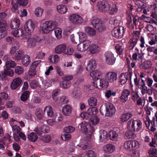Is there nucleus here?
Returning <instances> with one entry per match:
<instances>
[{
    "label": "nucleus",
    "instance_id": "obj_1",
    "mask_svg": "<svg viewBox=\"0 0 157 157\" xmlns=\"http://www.w3.org/2000/svg\"><path fill=\"white\" fill-rule=\"evenodd\" d=\"M135 124L137 125V120H131L128 122L127 127L128 130L125 133V137L126 139H134L136 137V134L134 133Z\"/></svg>",
    "mask_w": 157,
    "mask_h": 157
},
{
    "label": "nucleus",
    "instance_id": "obj_2",
    "mask_svg": "<svg viewBox=\"0 0 157 157\" xmlns=\"http://www.w3.org/2000/svg\"><path fill=\"white\" fill-rule=\"evenodd\" d=\"M78 128L88 137H90L94 130V127L92 126L90 124L85 121L79 124Z\"/></svg>",
    "mask_w": 157,
    "mask_h": 157
},
{
    "label": "nucleus",
    "instance_id": "obj_3",
    "mask_svg": "<svg viewBox=\"0 0 157 157\" xmlns=\"http://www.w3.org/2000/svg\"><path fill=\"white\" fill-rule=\"evenodd\" d=\"M137 142L136 141H127L124 143V147L126 149L129 151L132 150V154L131 155L132 157L137 156Z\"/></svg>",
    "mask_w": 157,
    "mask_h": 157
},
{
    "label": "nucleus",
    "instance_id": "obj_4",
    "mask_svg": "<svg viewBox=\"0 0 157 157\" xmlns=\"http://www.w3.org/2000/svg\"><path fill=\"white\" fill-rule=\"evenodd\" d=\"M54 22L52 21H47L42 24L41 30L44 33H48L54 28Z\"/></svg>",
    "mask_w": 157,
    "mask_h": 157
},
{
    "label": "nucleus",
    "instance_id": "obj_5",
    "mask_svg": "<svg viewBox=\"0 0 157 157\" xmlns=\"http://www.w3.org/2000/svg\"><path fill=\"white\" fill-rule=\"evenodd\" d=\"M91 23L93 26L100 32L104 31L105 29V26L98 18H93L92 20Z\"/></svg>",
    "mask_w": 157,
    "mask_h": 157
},
{
    "label": "nucleus",
    "instance_id": "obj_6",
    "mask_svg": "<svg viewBox=\"0 0 157 157\" xmlns=\"http://www.w3.org/2000/svg\"><path fill=\"white\" fill-rule=\"evenodd\" d=\"M104 58L105 63L109 65H112L115 62L116 58L114 56V54L110 51L105 52Z\"/></svg>",
    "mask_w": 157,
    "mask_h": 157
},
{
    "label": "nucleus",
    "instance_id": "obj_7",
    "mask_svg": "<svg viewBox=\"0 0 157 157\" xmlns=\"http://www.w3.org/2000/svg\"><path fill=\"white\" fill-rule=\"evenodd\" d=\"M73 78L72 75H65L62 77V81L60 82V86L63 89H68L71 85L70 81Z\"/></svg>",
    "mask_w": 157,
    "mask_h": 157
},
{
    "label": "nucleus",
    "instance_id": "obj_8",
    "mask_svg": "<svg viewBox=\"0 0 157 157\" xmlns=\"http://www.w3.org/2000/svg\"><path fill=\"white\" fill-rule=\"evenodd\" d=\"M69 19L71 22L74 25H80L83 22L82 18L77 14H71L69 17Z\"/></svg>",
    "mask_w": 157,
    "mask_h": 157
},
{
    "label": "nucleus",
    "instance_id": "obj_9",
    "mask_svg": "<svg viewBox=\"0 0 157 157\" xmlns=\"http://www.w3.org/2000/svg\"><path fill=\"white\" fill-rule=\"evenodd\" d=\"M97 6L98 10L102 12L105 13L110 8V4L105 1H99L97 3Z\"/></svg>",
    "mask_w": 157,
    "mask_h": 157
},
{
    "label": "nucleus",
    "instance_id": "obj_10",
    "mask_svg": "<svg viewBox=\"0 0 157 157\" xmlns=\"http://www.w3.org/2000/svg\"><path fill=\"white\" fill-rule=\"evenodd\" d=\"M124 32V28L123 26H118L114 29L112 32V34L114 37L117 38H121Z\"/></svg>",
    "mask_w": 157,
    "mask_h": 157
},
{
    "label": "nucleus",
    "instance_id": "obj_11",
    "mask_svg": "<svg viewBox=\"0 0 157 157\" xmlns=\"http://www.w3.org/2000/svg\"><path fill=\"white\" fill-rule=\"evenodd\" d=\"M117 73L113 71H109L107 72L105 75L106 79L109 83H114L117 79Z\"/></svg>",
    "mask_w": 157,
    "mask_h": 157
},
{
    "label": "nucleus",
    "instance_id": "obj_12",
    "mask_svg": "<svg viewBox=\"0 0 157 157\" xmlns=\"http://www.w3.org/2000/svg\"><path fill=\"white\" fill-rule=\"evenodd\" d=\"M134 74L136 76V78L134 79V85L133 86L131 83V87L132 88V99L135 101L137 98V91L136 90V86H137V77L136 76V71L134 72Z\"/></svg>",
    "mask_w": 157,
    "mask_h": 157
},
{
    "label": "nucleus",
    "instance_id": "obj_13",
    "mask_svg": "<svg viewBox=\"0 0 157 157\" xmlns=\"http://www.w3.org/2000/svg\"><path fill=\"white\" fill-rule=\"evenodd\" d=\"M91 42L89 40L83 42L78 44L77 46V50L80 52H84L88 49L89 46Z\"/></svg>",
    "mask_w": 157,
    "mask_h": 157
},
{
    "label": "nucleus",
    "instance_id": "obj_14",
    "mask_svg": "<svg viewBox=\"0 0 157 157\" xmlns=\"http://www.w3.org/2000/svg\"><path fill=\"white\" fill-rule=\"evenodd\" d=\"M106 115L107 116H111L113 115L116 112L115 108L113 104L110 103L106 104Z\"/></svg>",
    "mask_w": 157,
    "mask_h": 157
},
{
    "label": "nucleus",
    "instance_id": "obj_15",
    "mask_svg": "<svg viewBox=\"0 0 157 157\" xmlns=\"http://www.w3.org/2000/svg\"><path fill=\"white\" fill-rule=\"evenodd\" d=\"M35 28V25L31 20L27 21L24 25V29L26 31L29 33L32 32Z\"/></svg>",
    "mask_w": 157,
    "mask_h": 157
},
{
    "label": "nucleus",
    "instance_id": "obj_16",
    "mask_svg": "<svg viewBox=\"0 0 157 157\" xmlns=\"http://www.w3.org/2000/svg\"><path fill=\"white\" fill-rule=\"evenodd\" d=\"M132 74L130 73L128 74V73H122L120 76L119 82L121 84H125L127 81L128 78L130 77L131 79Z\"/></svg>",
    "mask_w": 157,
    "mask_h": 157
},
{
    "label": "nucleus",
    "instance_id": "obj_17",
    "mask_svg": "<svg viewBox=\"0 0 157 157\" xmlns=\"http://www.w3.org/2000/svg\"><path fill=\"white\" fill-rule=\"evenodd\" d=\"M24 39L27 40L26 45L28 48H33L36 46V41L35 38L26 36Z\"/></svg>",
    "mask_w": 157,
    "mask_h": 157
},
{
    "label": "nucleus",
    "instance_id": "obj_18",
    "mask_svg": "<svg viewBox=\"0 0 157 157\" xmlns=\"http://www.w3.org/2000/svg\"><path fill=\"white\" fill-rule=\"evenodd\" d=\"M96 65V61L94 59H90L87 61L86 69L87 71H90L95 68Z\"/></svg>",
    "mask_w": 157,
    "mask_h": 157
},
{
    "label": "nucleus",
    "instance_id": "obj_19",
    "mask_svg": "<svg viewBox=\"0 0 157 157\" xmlns=\"http://www.w3.org/2000/svg\"><path fill=\"white\" fill-rule=\"evenodd\" d=\"M88 49L89 52L92 54H98L100 50V47L94 43L90 44Z\"/></svg>",
    "mask_w": 157,
    "mask_h": 157
},
{
    "label": "nucleus",
    "instance_id": "obj_20",
    "mask_svg": "<svg viewBox=\"0 0 157 157\" xmlns=\"http://www.w3.org/2000/svg\"><path fill=\"white\" fill-rule=\"evenodd\" d=\"M22 80L19 77L13 79L11 84V88L13 90H15L21 84Z\"/></svg>",
    "mask_w": 157,
    "mask_h": 157
},
{
    "label": "nucleus",
    "instance_id": "obj_21",
    "mask_svg": "<svg viewBox=\"0 0 157 157\" xmlns=\"http://www.w3.org/2000/svg\"><path fill=\"white\" fill-rule=\"evenodd\" d=\"M130 94V92L128 89L124 90L121 93L120 97V101L122 102H125L128 99V96Z\"/></svg>",
    "mask_w": 157,
    "mask_h": 157
},
{
    "label": "nucleus",
    "instance_id": "obj_22",
    "mask_svg": "<svg viewBox=\"0 0 157 157\" xmlns=\"http://www.w3.org/2000/svg\"><path fill=\"white\" fill-rule=\"evenodd\" d=\"M103 150L105 153L110 154L115 150V147L111 144H108L103 146Z\"/></svg>",
    "mask_w": 157,
    "mask_h": 157
},
{
    "label": "nucleus",
    "instance_id": "obj_23",
    "mask_svg": "<svg viewBox=\"0 0 157 157\" xmlns=\"http://www.w3.org/2000/svg\"><path fill=\"white\" fill-rule=\"evenodd\" d=\"M137 31H135L133 32L132 38L130 40V48L132 49L137 43Z\"/></svg>",
    "mask_w": 157,
    "mask_h": 157
},
{
    "label": "nucleus",
    "instance_id": "obj_24",
    "mask_svg": "<svg viewBox=\"0 0 157 157\" xmlns=\"http://www.w3.org/2000/svg\"><path fill=\"white\" fill-rule=\"evenodd\" d=\"M71 108L68 105H64L62 108V113L65 116H70L71 114Z\"/></svg>",
    "mask_w": 157,
    "mask_h": 157
},
{
    "label": "nucleus",
    "instance_id": "obj_25",
    "mask_svg": "<svg viewBox=\"0 0 157 157\" xmlns=\"http://www.w3.org/2000/svg\"><path fill=\"white\" fill-rule=\"evenodd\" d=\"M108 134L107 132L103 130L99 131V140L102 142H105L107 140Z\"/></svg>",
    "mask_w": 157,
    "mask_h": 157
},
{
    "label": "nucleus",
    "instance_id": "obj_26",
    "mask_svg": "<svg viewBox=\"0 0 157 157\" xmlns=\"http://www.w3.org/2000/svg\"><path fill=\"white\" fill-rule=\"evenodd\" d=\"M44 112L46 113L47 116L51 117L54 115V111L52 108L50 106H46L44 109Z\"/></svg>",
    "mask_w": 157,
    "mask_h": 157
},
{
    "label": "nucleus",
    "instance_id": "obj_27",
    "mask_svg": "<svg viewBox=\"0 0 157 157\" xmlns=\"http://www.w3.org/2000/svg\"><path fill=\"white\" fill-rule=\"evenodd\" d=\"M66 46L63 44H60L57 46L55 48V52L57 54L64 53L65 49Z\"/></svg>",
    "mask_w": 157,
    "mask_h": 157
},
{
    "label": "nucleus",
    "instance_id": "obj_28",
    "mask_svg": "<svg viewBox=\"0 0 157 157\" xmlns=\"http://www.w3.org/2000/svg\"><path fill=\"white\" fill-rule=\"evenodd\" d=\"M44 12V10L40 7H37L36 8L34 11V13L36 17H41Z\"/></svg>",
    "mask_w": 157,
    "mask_h": 157
},
{
    "label": "nucleus",
    "instance_id": "obj_29",
    "mask_svg": "<svg viewBox=\"0 0 157 157\" xmlns=\"http://www.w3.org/2000/svg\"><path fill=\"white\" fill-rule=\"evenodd\" d=\"M109 136L111 140L116 141L118 138V134L115 131L112 130L109 132Z\"/></svg>",
    "mask_w": 157,
    "mask_h": 157
},
{
    "label": "nucleus",
    "instance_id": "obj_30",
    "mask_svg": "<svg viewBox=\"0 0 157 157\" xmlns=\"http://www.w3.org/2000/svg\"><path fill=\"white\" fill-rule=\"evenodd\" d=\"M20 23L19 20L17 18H15L11 21L10 25V27L12 29H17L19 27Z\"/></svg>",
    "mask_w": 157,
    "mask_h": 157
},
{
    "label": "nucleus",
    "instance_id": "obj_31",
    "mask_svg": "<svg viewBox=\"0 0 157 157\" xmlns=\"http://www.w3.org/2000/svg\"><path fill=\"white\" fill-rule=\"evenodd\" d=\"M76 37L78 38V41L80 42L86 41L87 37L86 34L82 32L77 33L76 35Z\"/></svg>",
    "mask_w": 157,
    "mask_h": 157
},
{
    "label": "nucleus",
    "instance_id": "obj_32",
    "mask_svg": "<svg viewBox=\"0 0 157 157\" xmlns=\"http://www.w3.org/2000/svg\"><path fill=\"white\" fill-rule=\"evenodd\" d=\"M52 82L51 80L46 79H43L42 81L41 87L44 89H46L52 86Z\"/></svg>",
    "mask_w": 157,
    "mask_h": 157
},
{
    "label": "nucleus",
    "instance_id": "obj_33",
    "mask_svg": "<svg viewBox=\"0 0 157 157\" xmlns=\"http://www.w3.org/2000/svg\"><path fill=\"white\" fill-rule=\"evenodd\" d=\"M102 74V72L100 71L95 70L92 71L90 74V75L91 77L94 79H98V77L101 75Z\"/></svg>",
    "mask_w": 157,
    "mask_h": 157
},
{
    "label": "nucleus",
    "instance_id": "obj_34",
    "mask_svg": "<svg viewBox=\"0 0 157 157\" xmlns=\"http://www.w3.org/2000/svg\"><path fill=\"white\" fill-rule=\"evenodd\" d=\"M24 33L23 30L20 28L14 31L12 33L13 35L16 37H19L23 35Z\"/></svg>",
    "mask_w": 157,
    "mask_h": 157
},
{
    "label": "nucleus",
    "instance_id": "obj_35",
    "mask_svg": "<svg viewBox=\"0 0 157 157\" xmlns=\"http://www.w3.org/2000/svg\"><path fill=\"white\" fill-rule=\"evenodd\" d=\"M28 138L32 142H36L38 139V136L35 132H32L28 135Z\"/></svg>",
    "mask_w": 157,
    "mask_h": 157
},
{
    "label": "nucleus",
    "instance_id": "obj_36",
    "mask_svg": "<svg viewBox=\"0 0 157 157\" xmlns=\"http://www.w3.org/2000/svg\"><path fill=\"white\" fill-rule=\"evenodd\" d=\"M30 62V57L28 55H25L22 59V63L23 65L25 66H28Z\"/></svg>",
    "mask_w": 157,
    "mask_h": 157
},
{
    "label": "nucleus",
    "instance_id": "obj_37",
    "mask_svg": "<svg viewBox=\"0 0 157 157\" xmlns=\"http://www.w3.org/2000/svg\"><path fill=\"white\" fill-rule=\"evenodd\" d=\"M30 92L29 91H26L21 95L20 98L21 100L23 102L27 101L29 97Z\"/></svg>",
    "mask_w": 157,
    "mask_h": 157
},
{
    "label": "nucleus",
    "instance_id": "obj_38",
    "mask_svg": "<svg viewBox=\"0 0 157 157\" xmlns=\"http://www.w3.org/2000/svg\"><path fill=\"white\" fill-rule=\"evenodd\" d=\"M86 33L91 36H94L95 35L96 31L93 28L86 27L84 28Z\"/></svg>",
    "mask_w": 157,
    "mask_h": 157
},
{
    "label": "nucleus",
    "instance_id": "obj_39",
    "mask_svg": "<svg viewBox=\"0 0 157 157\" xmlns=\"http://www.w3.org/2000/svg\"><path fill=\"white\" fill-rule=\"evenodd\" d=\"M81 93L79 89L77 88H75L72 92L73 96L76 98H79L81 96Z\"/></svg>",
    "mask_w": 157,
    "mask_h": 157
},
{
    "label": "nucleus",
    "instance_id": "obj_40",
    "mask_svg": "<svg viewBox=\"0 0 157 157\" xmlns=\"http://www.w3.org/2000/svg\"><path fill=\"white\" fill-rule=\"evenodd\" d=\"M67 10L66 6L65 5H59L57 6V10L59 13L61 14L66 13Z\"/></svg>",
    "mask_w": 157,
    "mask_h": 157
},
{
    "label": "nucleus",
    "instance_id": "obj_41",
    "mask_svg": "<svg viewBox=\"0 0 157 157\" xmlns=\"http://www.w3.org/2000/svg\"><path fill=\"white\" fill-rule=\"evenodd\" d=\"M55 102L58 104H66L68 102L66 97L64 96H62L59 98H58Z\"/></svg>",
    "mask_w": 157,
    "mask_h": 157
},
{
    "label": "nucleus",
    "instance_id": "obj_42",
    "mask_svg": "<svg viewBox=\"0 0 157 157\" xmlns=\"http://www.w3.org/2000/svg\"><path fill=\"white\" fill-rule=\"evenodd\" d=\"M132 116V114L129 113L123 114L121 116V121L122 122H124L128 120Z\"/></svg>",
    "mask_w": 157,
    "mask_h": 157
},
{
    "label": "nucleus",
    "instance_id": "obj_43",
    "mask_svg": "<svg viewBox=\"0 0 157 157\" xmlns=\"http://www.w3.org/2000/svg\"><path fill=\"white\" fill-rule=\"evenodd\" d=\"M24 55V52L21 50H19L14 55V57L13 58L14 60H18L21 59L22 57Z\"/></svg>",
    "mask_w": 157,
    "mask_h": 157
},
{
    "label": "nucleus",
    "instance_id": "obj_44",
    "mask_svg": "<svg viewBox=\"0 0 157 157\" xmlns=\"http://www.w3.org/2000/svg\"><path fill=\"white\" fill-rule=\"evenodd\" d=\"M16 65V64L14 61L10 60L6 62L5 66L3 67H6L11 68L14 67Z\"/></svg>",
    "mask_w": 157,
    "mask_h": 157
},
{
    "label": "nucleus",
    "instance_id": "obj_45",
    "mask_svg": "<svg viewBox=\"0 0 157 157\" xmlns=\"http://www.w3.org/2000/svg\"><path fill=\"white\" fill-rule=\"evenodd\" d=\"M98 112V109L96 107H91L89 108L87 111L88 115L91 116L95 115Z\"/></svg>",
    "mask_w": 157,
    "mask_h": 157
},
{
    "label": "nucleus",
    "instance_id": "obj_46",
    "mask_svg": "<svg viewBox=\"0 0 157 157\" xmlns=\"http://www.w3.org/2000/svg\"><path fill=\"white\" fill-rule=\"evenodd\" d=\"M55 36L58 39H60L62 37V30L61 29L57 28L54 29Z\"/></svg>",
    "mask_w": 157,
    "mask_h": 157
},
{
    "label": "nucleus",
    "instance_id": "obj_47",
    "mask_svg": "<svg viewBox=\"0 0 157 157\" xmlns=\"http://www.w3.org/2000/svg\"><path fill=\"white\" fill-rule=\"evenodd\" d=\"M78 147L79 146L80 148L83 150L86 149L88 146V143L87 141L82 140L81 141L79 144L77 145Z\"/></svg>",
    "mask_w": 157,
    "mask_h": 157
},
{
    "label": "nucleus",
    "instance_id": "obj_48",
    "mask_svg": "<svg viewBox=\"0 0 157 157\" xmlns=\"http://www.w3.org/2000/svg\"><path fill=\"white\" fill-rule=\"evenodd\" d=\"M150 157H157V151L155 147L151 148L148 151Z\"/></svg>",
    "mask_w": 157,
    "mask_h": 157
},
{
    "label": "nucleus",
    "instance_id": "obj_49",
    "mask_svg": "<svg viewBox=\"0 0 157 157\" xmlns=\"http://www.w3.org/2000/svg\"><path fill=\"white\" fill-rule=\"evenodd\" d=\"M36 115L37 119L39 120L41 119L43 117L42 109L40 108L37 109L36 111Z\"/></svg>",
    "mask_w": 157,
    "mask_h": 157
},
{
    "label": "nucleus",
    "instance_id": "obj_50",
    "mask_svg": "<svg viewBox=\"0 0 157 157\" xmlns=\"http://www.w3.org/2000/svg\"><path fill=\"white\" fill-rule=\"evenodd\" d=\"M116 94V93L113 91L111 90H107L105 92V96L106 98H109L112 96H115Z\"/></svg>",
    "mask_w": 157,
    "mask_h": 157
},
{
    "label": "nucleus",
    "instance_id": "obj_51",
    "mask_svg": "<svg viewBox=\"0 0 157 157\" xmlns=\"http://www.w3.org/2000/svg\"><path fill=\"white\" fill-rule=\"evenodd\" d=\"M101 84V88L103 87H106L109 85V82L108 81L104 78L100 79V80Z\"/></svg>",
    "mask_w": 157,
    "mask_h": 157
},
{
    "label": "nucleus",
    "instance_id": "obj_52",
    "mask_svg": "<svg viewBox=\"0 0 157 157\" xmlns=\"http://www.w3.org/2000/svg\"><path fill=\"white\" fill-rule=\"evenodd\" d=\"M54 119L56 122H58L62 121L63 120V117L62 115L59 113H56L54 116Z\"/></svg>",
    "mask_w": 157,
    "mask_h": 157
},
{
    "label": "nucleus",
    "instance_id": "obj_53",
    "mask_svg": "<svg viewBox=\"0 0 157 157\" xmlns=\"http://www.w3.org/2000/svg\"><path fill=\"white\" fill-rule=\"evenodd\" d=\"M109 7L110 8L107 11H108L110 13L112 14H114L117 12L118 9L114 5H111L110 4Z\"/></svg>",
    "mask_w": 157,
    "mask_h": 157
},
{
    "label": "nucleus",
    "instance_id": "obj_54",
    "mask_svg": "<svg viewBox=\"0 0 157 157\" xmlns=\"http://www.w3.org/2000/svg\"><path fill=\"white\" fill-rule=\"evenodd\" d=\"M97 100L94 97H92L88 100V104L90 106H96L97 104Z\"/></svg>",
    "mask_w": 157,
    "mask_h": 157
},
{
    "label": "nucleus",
    "instance_id": "obj_55",
    "mask_svg": "<svg viewBox=\"0 0 157 157\" xmlns=\"http://www.w3.org/2000/svg\"><path fill=\"white\" fill-rule=\"evenodd\" d=\"M99 121V118L96 116H93L90 119V123L93 125H95L98 124Z\"/></svg>",
    "mask_w": 157,
    "mask_h": 157
},
{
    "label": "nucleus",
    "instance_id": "obj_56",
    "mask_svg": "<svg viewBox=\"0 0 157 157\" xmlns=\"http://www.w3.org/2000/svg\"><path fill=\"white\" fill-rule=\"evenodd\" d=\"M24 71L23 68L19 66H17L15 68V72L17 74L20 75L22 74Z\"/></svg>",
    "mask_w": 157,
    "mask_h": 157
},
{
    "label": "nucleus",
    "instance_id": "obj_57",
    "mask_svg": "<svg viewBox=\"0 0 157 157\" xmlns=\"http://www.w3.org/2000/svg\"><path fill=\"white\" fill-rule=\"evenodd\" d=\"M41 140L45 143H48L51 140L50 136L48 135H46L42 136L41 138Z\"/></svg>",
    "mask_w": 157,
    "mask_h": 157
},
{
    "label": "nucleus",
    "instance_id": "obj_58",
    "mask_svg": "<svg viewBox=\"0 0 157 157\" xmlns=\"http://www.w3.org/2000/svg\"><path fill=\"white\" fill-rule=\"evenodd\" d=\"M75 130V128L71 126L66 127L64 128V131L67 133H71L73 132Z\"/></svg>",
    "mask_w": 157,
    "mask_h": 157
},
{
    "label": "nucleus",
    "instance_id": "obj_59",
    "mask_svg": "<svg viewBox=\"0 0 157 157\" xmlns=\"http://www.w3.org/2000/svg\"><path fill=\"white\" fill-rule=\"evenodd\" d=\"M115 48L117 50V53L121 55L122 53L123 50L124 49V47L122 45L119 44H117L115 46Z\"/></svg>",
    "mask_w": 157,
    "mask_h": 157
},
{
    "label": "nucleus",
    "instance_id": "obj_60",
    "mask_svg": "<svg viewBox=\"0 0 157 157\" xmlns=\"http://www.w3.org/2000/svg\"><path fill=\"white\" fill-rule=\"evenodd\" d=\"M13 133L18 134L21 132V128L18 126L16 125H14L12 127Z\"/></svg>",
    "mask_w": 157,
    "mask_h": 157
},
{
    "label": "nucleus",
    "instance_id": "obj_61",
    "mask_svg": "<svg viewBox=\"0 0 157 157\" xmlns=\"http://www.w3.org/2000/svg\"><path fill=\"white\" fill-rule=\"evenodd\" d=\"M30 86L32 89H34L38 85V82L35 80H31L30 84Z\"/></svg>",
    "mask_w": 157,
    "mask_h": 157
},
{
    "label": "nucleus",
    "instance_id": "obj_62",
    "mask_svg": "<svg viewBox=\"0 0 157 157\" xmlns=\"http://www.w3.org/2000/svg\"><path fill=\"white\" fill-rule=\"evenodd\" d=\"M41 130L42 132L48 133L50 131L49 127L46 125H43L41 127Z\"/></svg>",
    "mask_w": 157,
    "mask_h": 157
},
{
    "label": "nucleus",
    "instance_id": "obj_63",
    "mask_svg": "<svg viewBox=\"0 0 157 157\" xmlns=\"http://www.w3.org/2000/svg\"><path fill=\"white\" fill-rule=\"evenodd\" d=\"M59 90V89H56L54 90L52 93V97L53 99L55 101L58 98L57 96L58 95Z\"/></svg>",
    "mask_w": 157,
    "mask_h": 157
},
{
    "label": "nucleus",
    "instance_id": "obj_64",
    "mask_svg": "<svg viewBox=\"0 0 157 157\" xmlns=\"http://www.w3.org/2000/svg\"><path fill=\"white\" fill-rule=\"evenodd\" d=\"M86 155L87 157H96V153L93 151L90 150L86 153Z\"/></svg>",
    "mask_w": 157,
    "mask_h": 157
}]
</instances>
